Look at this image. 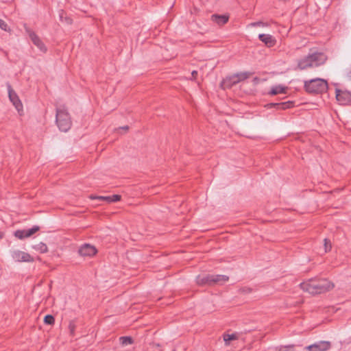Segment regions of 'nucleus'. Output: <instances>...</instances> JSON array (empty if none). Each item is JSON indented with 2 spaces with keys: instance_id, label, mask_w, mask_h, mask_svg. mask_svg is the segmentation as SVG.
<instances>
[{
  "instance_id": "nucleus-27",
  "label": "nucleus",
  "mask_w": 351,
  "mask_h": 351,
  "mask_svg": "<svg viewBox=\"0 0 351 351\" xmlns=\"http://www.w3.org/2000/svg\"><path fill=\"white\" fill-rule=\"evenodd\" d=\"M69 329L71 335L74 336L75 330V324L73 322H71L69 323Z\"/></svg>"
},
{
  "instance_id": "nucleus-22",
  "label": "nucleus",
  "mask_w": 351,
  "mask_h": 351,
  "mask_svg": "<svg viewBox=\"0 0 351 351\" xmlns=\"http://www.w3.org/2000/svg\"><path fill=\"white\" fill-rule=\"evenodd\" d=\"M223 338L225 344L226 346H229L231 341L238 339V336L236 333L223 334Z\"/></svg>"
},
{
  "instance_id": "nucleus-10",
  "label": "nucleus",
  "mask_w": 351,
  "mask_h": 351,
  "mask_svg": "<svg viewBox=\"0 0 351 351\" xmlns=\"http://www.w3.org/2000/svg\"><path fill=\"white\" fill-rule=\"evenodd\" d=\"M12 258L18 262H33L34 258L27 252L14 250L11 254Z\"/></svg>"
},
{
  "instance_id": "nucleus-16",
  "label": "nucleus",
  "mask_w": 351,
  "mask_h": 351,
  "mask_svg": "<svg viewBox=\"0 0 351 351\" xmlns=\"http://www.w3.org/2000/svg\"><path fill=\"white\" fill-rule=\"evenodd\" d=\"M238 84V80L236 79V76L233 75L227 76L221 83V86L223 89L231 88L233 86Z\"/></svg>"
},
{
  "instance_id": "nucleus-1",
  "label": "nucleus",
  "mask_w": 351,
  "mask_h": 351,
  "mask_svg": "<svg viewBox=\"0 0 351 351\" xmlns=\"http://www.w3.org/2000/svg\"><path fill=\"white\" fill-rule=\"evenodd\" d=\"M300 288L311 294H321L331 290L334 284L326 278H311L300 284Z\"/></svg>"
},
{
  "instance_id": "nucleus-32",
  "label": "nucleus",
  "mask_w": 351,
  "mask_h": 351,
  "mask_svg": "<svg viewBox=\"0 0 351 351\" xmlns=\"http://www.w3.org/2000/svg\"><path fill=\"white\" fill-rule=\"evenodd\" d=\"M260 81H261V80L258 77H255L252 80V82H253L254 84H255V85L258 84L260 82Z\"/></svg>"
},
{
  "instance_id": "nucleus-33",
  "label": "nucleus",
  "mask_w": 351,
  "mask_h": 351,
  "mask_svg": "<svg viewBox=\"0 0 351 351\" xmlns=\"http://www.w3.org/2000/svg\"><path fill=\"white\" fill-rule=\"evenodd\" d=\"M121 129L128 130L129 129V127L128 125L121 128Z\"/></svg>"
},
{
  "instance_id": "nucleus-25",
  "label": "nucleus",
  "mask_w": 351,
  "mask_h": 351,
  "mask_svg": "<svg viewBox=\"0 0 351 351\" xmlns=\"http://www.w3.org/2000/svg\"><path fill=\"white\" fill-rule=\"evenodd\" d=\"M55 322L54 317L51 315H47L44 317V323L48 325H52Z\"/></svg>"
},
{
  "instance_id": "nucleus-23",
  "label": "nucleus",
  "mask_w": 351,
  "mask_h": 351,
  "mask_svg": "<svg viewBox=\"0 0 351 351\" xmlns=\"http://www.w3.org/2000/svg\"><path fill=\"white\" fill-rule=\"evenodd\" d=\"M120 343L122 346L131 345L134 343L133 339L130 336H123L119 338Z\"/></svg>"
},
{
  "instance_id": "nucleus-8",
  "label": "nucleus",
  "mask_w": 351,
  "mask_h": 351,
  "mask_svg": "<svg viewBox=\"0 0 351 351\" xmlns=\"http://www.w3.org/2000/svg\"><path fill=\"white\" fill-rule=\"evenodd\" d=\"M331 347V343L328 341H319L306 347L308 351H326Z\"/></svg>"
},
{
  "instance_id": "nucleus-3",
  "label": "nucleus",
  "mask_w": 351,
  "mask_h": 351,
  "mask_svg": "<svg viewBox=\"0 0 351 351\" xmlns=\"http://www.w3.org/2000/svg\"><path fill=\"white\" fill-rule=\"evenodd\" d=\"M328 88L327 81L322 78H315L304 81V88L309 94H322L327 91Z\"/></svg>"
},
{
  "instance_id": "nucleus-6",
  "label": "nucleus",
  "mask_w": 351,
  "mask_h": 351,
  "mask_svg": "<svg viewBox=\"0 0 351 351\" xmlns=\"http://www.w3.org/2000/svg\"><path fill=\"white\" fill-rule=\"evenodd\" d=\"M7 88H8V97L10 100V101L13 104V105L15 106L16 110L19 111L22 108L23 105L19 99V96L15 93V91L12 89V86L9 82L7 83Z\"/></svg>"
},
{
  "instance_id": "nucleus-12",
  "label": "nucleus",
  "mask_w": 351,
  "mask_h": 351,
  "mask_svg": "<svg viewBox=\"0 0 351 351\" xmlns=\"http://www.w3.org/2000/svg\"><path fill=\"white\" fill-rule=\"evenodd\" d=\"M27 32L29 34V36L34 43L42 52L47 51V47L43 43V42L40 40V38L36 35V34L34 31H31L29 29H27Z\"/></svg>"
},
{
  "instance_id": "nucleus-11",
  "label": "nucleus",
  "mask_w": 351,
  "mask_h": 351,
  "mask_svg": "<svg viewBox=\"0 0 351 351\" xmlns=\"http://www.w3.org/2000/svg\"><path fill=\"white\" fill-rule=\"evenodd\" d=\"M309 56L312 60L314 66L315 67L324 64L327 60V56L322 52L315 51L309 53Z\"/></svg>"
},
{
  "instance_id": "nucleus-2",
  "label": "nucleus",
  "mask_w": 351,
  "mask_h": 351,
  "mask_svg": "<svg viewBox=\"0 0 351 351\" xmlns=\"http://www.w3.org/2000/svg\"><path fill=\"white\" fill-rule=\"evenodd\" d=\"M228 280L229 276L220 274H199L196 277V282L199 286L221 285Z\"/></svg>"
},
{
  "instance_id": "nucleus-7",
  "label": "nucleus",
  "mask_w": 351,
  "mask_h": 351,
  "mask_svg": "<svg viewBox=\"0 0 351 351\" xmlns=\"http://www.w3.org/2000/svg\"><path fill=\"white\" fill-rule=\"evenodd\" d=\"M40 230L38 226H34L32 228L17 230L14 232V236L19 239H24L29 237Z\"/></svg>"
},
{
  "instance_id": "nucleus-24",
  "label": "nucleus",
  "mask_w": 351,
  "mask_h": 351,
  "mask_svg": "<svg viewBox=\"0 0 351 351\" xmlns=\"http://www.w3.org/2000/svg\"><path fill=\"white\" fill-rule=\"evenodd\" d=\"M34 249L40 252V253H46L48 252V247L45 243L40 242L38 244L34 245Z\"/></svg>"
},
{
  "instance_id": "nucleus-14",
  "label": "nucleus",
  "mask_w": 351,
  "mask_h": 351,
  "mask_svg": "<svg viewBox=\"0 0 351 351\" xmlns=\"http://www.w3.org/2000/svg\"><path fill=\"white\" fill-rule=\"evenodd\" d=\"M314 67L312 60L308 55L298 60L297 68L300 70H305L308 68Z\"/></svg>"
},
{
  "instance_id": "nucleus-13",
  "label": "nucleus",
  "mask_w": 351,
  "mask_h": 351,
  "mask_svg": "<svg viewBox=\"0 0 351 351\" xmlns=\"http://www.w3.org/2000/svg\"><path fill=\"white\" fill-rule=\"evenodd\" d=\"M294 106V102L291 101H287L284 102L276 103L271 102L265 105L267 109L275 108L277 110H287Z\"/></svg>"
},
{
  "instance_id": "nucleus-9",
  "label": "nucleus",
  "mask_w": 351,
  "mask_h": 351,
  "mask_svg": "<svg viewBox=\"0 0 351 351\" xmlns=\"http://www.w3.org/2000/svg\"><path fill=\"white\" fill-rule=\"evenodd\" d=\"M97 252L96 247L89 243H84L82 245L79 250L78 253L82 256H93Z\"/></svg>"
},
{
  "instance_id": "nucleus-17",
  "label": "nucleus",
  "mask_w": 351,
  "mask_h": 351,
  "mask_svg": "<svg viewBox=\"0 0 351 351\" xmlns=\"http://www.w3.org/2000/svg\"><path fill=\"white\" fill-rule=\"evenodd\" d=\"M258 39L268 47H274L276 43V39L270 34H260Z\"/></svg>"
},
{
  "instance_id": "nucleus-31",
  "label": "nucleus",
  "mask_w": 351,
  "mask_h": 351,
  "mask_svg": "<svg viewBox=\"0 0 351 351\" xmlns=\"http://www.w3.org/2000/svg\"><path fill=\"white\" fill-rule=\"evenodd\" d=\"M197 71H193L191 73V80H195L197 76Z\"/></svg>"
},
{
  "instance_id": "nucleus-26",
  "label": "nucleus",
  "mask_w": 351,
  "mask_h": 351,
  "mask_svg": "<svg viewBox=\"0 0 351 351\" xmlns=\"http://www.w3.org/2000/svg\"><path fill=\"white\" fill-rule=\"evenodd\" d=\"M324 241L325 252H328L331 250L332 247L330 241L328 239H324Z\"/></svg>"
},
{
  "instance_id": "nucleus-20",
  "label": "nucleus",
  "mask_w": 351,
  "mask_h": 351,
  "mask_svg": "<svg viewBox=\"0 0 351 351\" xmlns=\"http://www.w3.org/2000/svg\"><path fill=\"white\" fill-rule=\"evenodd\" d=\"M287 90V87L283 86L282 85H277L271 87L269 94L271 95H276L279 93H286Z\"/></svg>"
},
{
  "instance_id": "nucleus-19",
  "label": "nucleus",
  "mask_w": 351,
  "mask_h": 351,
  "mask_svg": "<svg viewBox=\"0 0 351 351\" xmlns=\"http://www.w3.org/2000/svg\"><path fill=\"white\" fill-rule=\"evenodd\" d=\"M59 20L61 23L66 25H71L73 23V19L67 14L64 10H60L58 11Z\"/></svg>"
},
{
  "instance_id": "nucleus-21",
  "label": "nucleus",
  "mask_w": 351,
  "mask_h": 351,
  "mask_svg": "<svg viewBox=\"0 0 351 351\" xmlns=\"http://www.w3.org/2000/svg\"><path fill=\"white\" fill-rule=\"evenodd\" d=\"M252 75V73L248 71L240 72L234 74V75L236 76V79L238 80V83L247 80Z\"/></svg>"
},
{
  "instance_id": "nucleus-28",
  "label": "nucleus",
  "mask_w": 351,
  "mask_h": 351,
  "mask_svg": "<svg viewBox=\"0 0 351 351\" xmlns=\"http://www.w3.org/2000/svg\"><path fill=\"white\" fill-rule=\"evenodd\" d=\"M252 291L250 287H245L239 289V292L241 293H250Z\"/></svg>"
},
{
  "instance_id": "nucleus-29",
  "label": "nucleus",
  "mask_w": 351,
  "mask_h": 351,
  "mask_svg": "<svg viewBox=\"0 0 351 351\" xmlns=\"http://www.w3.org/2000/svg\"><path fill=\"white\" fill-rule=\"evenodd\" d=\"M0 28L4 31H7L8 25L7 23L2 19H0Z\"/></svg>"
},
{
  "instance_id": "nucleus-18",
  "label": "nucleus",
  "mask_w": 351,
  "mask_h": 351,
  "mask_svg": "<svg viewBox=\"0 0 351 351\" xmlns=\"http://www.w3.org/2000/svg\"><path fill=\"white\" fill-rule=\"evenodd\" d=\"M92 199H97L99 200H104L107 202L108 203L117 202L121 199V196L120 195H112L110 196H96L91 197Z\"/></svg>"
},
{
  "instance_id": "nucleus-34",
  "label": "nucleus",
  "mask_w": 351,
  "mask_h": 351,
  "mask_svg": "<svg viewBox=\"0 0 351 351\" xmlns=\"http://www.w3.org/2000/svg\"><path fill=\"white\" fill-rule=\"evenodd\" d=\"M3 237V234L0 232V239H2Z\"/></svg>"
},
{
  "instance_id": "nucleus-15",
  "label": "nucleus",
  "mask_w": 351,
  "mask_h": 351,
  "mask_svg": "<svg viewBox=\"0 0 351 351\" xmlns=\"http://www.w3.org/2000/svg\"><path fill=\"white\" fill-rule=\"evenodd\" d=\"M230 16L228 14H214L211 15V21L213 23H215L219 26H222L227 23L229 21Z\"/></svg>"
},
{
  "instance_id": "nucleus-30",
  "label": "nucleus",
  "mask_w": 351,
  "mask_h": 351,
  "mask_svg": "<svg viewBox=\"0 0 351 351\" xmlns=\"http://www.w3.org/2000/svg\"><path fill=\"white\" fill-rule=\"evenodd\" d=\"M251 25L253 26V27L263 26L264 25V23H263L262 21H257V22L252 23L251 24Z\"/></svg>"
},
{
  "instance_id": "nucleus-4",
  "label": "nucleus",
  "mask_w": 351,
  "mask_h": 351,
  "mask_svg": "<svg viewBox=\"0 0 351 351\" xmlns=\"http://www.w3.org/2000/svg\"><path fill=\"white\" fill-rule=\"evenodd\" d=\"M56 122L59 130L64 132L69 130L72 125L70 114L64 108L56 109Z\"/></svg>"
},
{
  "instance_id": "nucleus-5",
  "label": "nucleus",
  "mask_w": 351,
  "mask_h": 351,
  "mask_svg": "<svg viewBox=\"0 0 351 351\" xmlns=\"http://www.w3.org/2000/svg\"><path fill=\"white\" fill-rule=\"evenodd\" d=\"M336 99L341 105L351 106V92L336 88Z\"/></svg>"
}]
</instances>
